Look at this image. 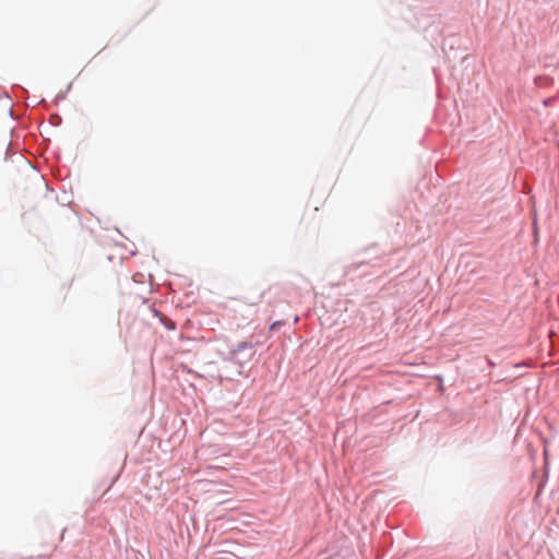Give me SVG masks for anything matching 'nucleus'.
Here are the masks:
<instances>
[{"label":"nucleus","instance_id":"obj_1","mask_svg":"<svg viewBox=\"0 0 559 559\" xmlns=\"http://www.w3.org/2000/svg\"><path fill=\"white\" fill-rule=\"evenodd\" d=\"M165 324V326L168 329V330H175L176 329V324L174 321L169 320V319H163L162 320Z\"/></svg>","mask_w":559,"mask_h":559}]
</instances>
